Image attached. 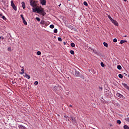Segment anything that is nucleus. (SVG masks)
Here are the masks:
<instances>
[{
    "mask_svg": "<svg viewBox=\"0 0 129 129\" xmlns=\"http://www.w3.org/2000/svg\"><path fill=\"white\" fill-rule=\"evenodd\" d=\"M29 1H30V6H31V7H32L33 8H35L36 7V2H35V1H33V0H29Z\"/></svg>",
    "mask_w": 129,
    "mask_h": 129,
    "instance_id": "1",
    "label": "nucleus"
},
{
    "mask_svg": "<svg viewBox=\"0 0 129 129\" xmlns=\"http://www.w3.org/2000/svg\"><path fill=\"white\" fill-rule=\"evenodd\" d=\"M37 13L41 14V15H43L44 16V10H43L42 8H38Z\"/></svg>",
    "mask_w": 129,
    "mask_h": 129,
    "instance_id": "2",
    "label": "nucleus"
},
{
    "mask_svg": "<svg viewBox=\"0 0 129 129\" xmlns=\"http://www.w3.org/2000/svg\"><path fill=\"white\" fill-rule=\"evenodd\" d=\"M74 70H75V76H77V77H78V76H80V73H79V71L76 70V69H74Z\"/></svg>",
    "mask_w": 129,
    "mask_h": 129,
    "instance_id": "3",
    "label": "nucleus"
},
{
    "mask_svg": "<svg viewBox=\"0 0 129 129\" xmlns=\"http://www.w3.org/2000/svg\"><path fill=\"white\" fill-rule=\"evenodd\" d=\"M111 22H112V24H113L114 25H115V26H118V23H117V21L113 19L111 21Z\"/></svg>",
    "mask_w": 129,
    "mask_h": 129,
    "instance_id": "4",
    "label": "nucleus"
},
{
    "mask_svg": "<svg viewBox=\"0 0 129 129\" xmlns=\"http://www.w3.org/2000/svg\"><path fill=\"white\" fill-rule=\"evenodd\" d=\"M40 2L41 5L42 6H46V0H39Z\"/></svg>",
    "mask_w": 129,
    "mask_h": 129,
    "instance_id": "5",
    "label": "nucleus"
},
{
    "mask_svg": "<svg viewBox=\"0 0 129 129\" xmlns=\"http://www.w3.org/2000/svg\"><path fill=\"white\" fill-rule=\"evenodd\" d=\"M116 96H117L118 97H119V98H123V95H121L119 93H116Z\"/></svg>",
    "mask_w": 129,
    "mask_h": 129,
    "instance_id": "6",
    "label": "nucleus"
},
{
    "mask_svg": "<svg viewBox=\"0 0 129 129\" xmlns=\"http://www.w3.org/2000/svg\"><path fill=\"white\" fill-rule=\"evenodd\" d=\"M6 38H8V40H12V35H11V33H8Z\"/></svg>",
    "mask_w": 129,
    "mask_h": 129,
    "instance_id": "7",
    "label": "nucleus"
},
{
    "mask_svg": "<svg viewBox=\"0 0 129 129\" xmlns=\"http://www.w3.org/2000/svg\"><path fill=\"white\" fill-rule=\"evenodd\" d=\"M122 85L124 87V88H126L128 90H129V87L127 86V85L125 83H122Z\"/></svg>",
    "mask_w": 129,
    "mask_h": 129,
    "instance_id": "8",
    "label": "nucleus"
},
{
    "mask_svg": "<svg viewBox=\"0 0 129 129\" xmlns=\"http://www.w3.org/2000/svg\"><path fill=\"white\" fill-rule=\"evenodd\" d=\"M40 25H45V26H47L48 24H47V23L45 22L44 20H41L40 22Z\"/></svg>",
    "mask_w": 129,
    "mask_h": 129,
    "instance_id": "9",
    "label": "nucleus"
},
{
    "mask_svg": "<svg viewBox=\"0 0 129 129\" xmlns=\"http://www.w3.org/2000/svg\"><path fill=\"white\" fill-rule=\"evenodd\" d=\"M23 76H24V77L27 78V79H30V78H31V76H30V75H28L26 73H25L24 75H23Z\"/></svg>",
    "mask_w": 129,
    "mask_h": 129,
    "instance_id": "10",
    "label": "nucleus"
},
{
    "mask_svg": "<svg viewBox=\"0 0 129 129\" xmlns=\"http://www.w3.org/2000/svg\"><path fill=\"white\" fill-rule=\"evenodd\" d=\"M19 129H25L26 127L23 125H19L18 126Z\"/></svg>",
    "mask_w": 129,
    "mask_h": 129,
    "instance_id": "11",
    "label": "nucleus"
},
{
    "mask_svg": "<svg viewBox=\"0 0 129 129\" xmlns=\"http://www.w3.org/2000/svg\"><path fill=\"white\" fill-rule=\"evenodd\" d=\"M21 5L22 6L23 9L26 8V4H25V2H22Z\"/></svg>",
    "mask_w": 129,
    "mask_h": 129,
    "instance_id": "12",
    "label": "nucleus"
},
{
    "mask_svg": "<svg viewBox=\"0 0 129 129\" xmlns=\"http://www.w3.org/2000/svg\"><path fill=\"white\" fill-rule=\"evenodd\" d=\"M11 7H12V8H13L14 7H15L16 5H15V4L14 3V1H11Z\"/></svg>",
    "mask_w": 129,
    "mask_h": 129,
    "instance_id": "13",
    "label": "nucleus"
},
{
    "mask_svg": "<svg viewBox=\"0 0 129 129\" xmlns=\"http://www.w3.org/2000/svg\"><path fill=\"white\" fill-rule=\"evenodd\" d=\"M33 13H36V12H37V13H38V8H34L33 9Z\"/></svg>",
    "mask_w": 129,
    "mask_h": 129,
    "instance_id": "14",
    "label": "nucleus"
},
{
    "mask_svg": "<svg viewBox=\"0 0 129 129\" xmlns=\"http://www.w3.org/2000/svg\"><path fill=\"white\" fill-rule=\"evenodd\" d=\"M103 45H104V46H105V47H108V44H107V43H106L105 42H104Z\"/></svg>",
    "mask_w": 129,
    "mask_h": 129,
    "instance_id": "15",
    "label": "nucleus"
},
{
    "mask_svg": "<svg viewBox=\"0 0 129 129\" xmlns=\"http://www.w3.org/2000/svg\"><path fill=\"white\" fill-rule=\"evenodd\" d=\"M72 121L74 124H76L77 123L75 119H74Z\"/></svg>",
    "mask_w": 129,
    "mask_h": 129,
    "instance_id": "16",
    "label": "nucleus"
},
{
    "mask_svg": "<svg viewBox=\"0 0 129 129\" xmlns=\"http://www.w3.org/2000/svg\"><path fill=\"white\" fill-rule=\"evenodd\" d=\"M124 129H129V126L127 125H124L123 126Z\"/></svg>",
    "mask_w": 129,
    "mask_h": 129,
    "instance_id": "17",
    "label": "nucleus"
},
{
    "mask_svg": "<svg viewBox=\"0 0 129 129\" xmlns=\"http://www.w3.org/2000/svg\"><path fill=\"white\" fill-rule=\"evenodd\" d=\"M23 23L24 25H28V23H27V21L25 20V19H23Z\"/></svg>",
    "mask_w": 129,
    "mask_h": 129,
    "instance_id": "18",
    "label": "nucleus"
},
{
    "mask_svg": "<svg viewBox=\"0 0 129 129\" xmlns=\"http://www.w3.org/2000/svg\"><path fill=\"white\" fill-rule=\"evenodd\" d=\"M126 40H121L120 43V44H123V43H126Z\"/></svg>",
    "mask_w": 129,
    "mask_h": 129,
    "instance_id": "19",
    "label": "nucleus"
},
{
    "mask_svg": "<svg viewBox=\"0 0 129 129\" xmlns=\"http://www.w3.org/2000/svg\"><path fill=\"white\" fill-rule=\"evenodd\" d=\"M117 68L118 69V70H121V66L120 65L117 66Z\"/></svg>",
    "mask_w": 129,
    "mask_h": 129,
    "instance_id": "20",
    "label": "nucleus"
},
{
    "mask_svg": "<svg viewBox=\"0 0 129 129\" xmlns=\"http://www.w3.org/2000/svg\"><path fill=\"white\" fill-rule=\"evenodd\" d=\"M21 71H22V72L20 73V74H24V73H25V70H24V69H22L21 70Z\"/></svg>",
    "mask_w": 129,
    "mask_h": 129,
    "instance_id": "21",
    "label": "nucleus"
},
{
    "mask_svg": "<svg viewBox=\"0 0 129 129\" xmlns=\"http://www.w3.org/2000/svg\"><path fill=\"white\" fill-rule=\"evenodd\" d=\"M75 119V118H74V117H73V116H70V119L71 120H72V121L74 119Z\"/></svg>",
    "mask_w": 129,
    "mask_h": 129,
    "instance_id": "22",
    "label": "nucleus"
},
{
    "mask_svg": "<svg viewBox=\"0 0 129 129\" xmlns=\"http://www.w3.org/2000/svg\"><path fill=\"white\" fill-rule=\"evenodd\" d=\"M54 25L51 24L50 25L49 28H50V29H54Z\"/></svg>",
    "mask_w": 129,
    "mask_h": 129,
    "instance_id": "23",
    "label": "nucleus"
},
{
    "mask_svg": "<svg viewBox=\"0 0 129 129\" xmlns=\"http://www.w3.org/2000/svg\"><path fill=\"white\" fill-rule=\"evenodd\" d=\"M54 33H55V34L58 33V30L57 29H54V31H53Z\"/></svg>",
    "mask_w": 129,
    "mask_h": 129,
    "instance_id": "24",
    "label": "nucleus"
},
{
    "mask_svg": "<svg viewBox=\"0 0 129 129\" xmlns=\"http://www.w3.org/2000/svg\"><path fill=\"white\" fill-rule=\"evenodd\" d=\"M117 123H118V124H120L121 123V121H120V120H117Z\"/></svg>",
    "mask_w": 129,
    "mask_h": 129,
    "instance_id": "25",
    "label": "nucleus"
},
{
    "mask_svg": "<svg viewBox=\"0 0 129 129\" xmlns=\"http://www.w3.org/2000/svg\"><path fill=\"white\" fill-rule=\"evenodd\" d=\"M108 18L109 19V20L111 21L113 20V19H112V18H111V17H110V16H108Z\"/></svg>",
    "mask_w": 129,
    "mask_h": 129,
    "instance_id": "26",
    "label": "nucleus"
},
{
    "mask_svg": "<svg viewBox=\"0 0 129 129\" xmlns=\"http://www.w3.org/2000/svg\"><path fill=\"white\" fill-rule=\"evenodd\" d=\"M118 77L119 78H122L123 77V76H122V75H121V74H119L118 75Z\"/></svg>",
    "mask_w": 129,
    "mask_h": 129,
    "instance_id": "27",
    "label": "nucleus"
},
{
    "mask_svg": "<svg viewBox=\"0 0 129 129\" xmlns=\"http://www.w3.org/2000/svg\"><path fill=\"white\" fill-rule=\"evenodd\" d=\"M71 45L72 46V47H75V44L73 42L71 43Z\"/></svg>",
    "mask_w": 129,
    "mask_h": 129,
    "instance_id": "28",
    "label": "nucleus"
},
{
    "mask_svg": "<svg viewBox=\"0 0 129 129\" xmlns=\"http://www.w3.org/2000/svg\"><path fill=\"white\" fill-rule=\"evenodd\" d=\"M37 55H38V56H40V55H41V51H37Z\"/></svg>",
    "mask_w": 129,
    "mask_h": 129,
    "instance_id": "29",
    "label": "nucleus"
},
{
    "mask_svg": "<svg viewBox=\"0 0 129 129\" xmlns=\"http://www.w3.org/2000/svg\"><path fill=\"white\" fill-rule=\"evenodd\" d=\"M36 20H37V21H38V22H40V21H41V19L38 17H36Z\"/></svg>",
    "mask_w": 129,
    "mask_h": 129,
    "instance_id": "30",
    "label": "nucleus"
},
{
    "mask_svg": "<svg viewBox=\"0 0 129 129\" xmlns=\"http://www.w3.org/2000/svg\"><path fill=\"white\" fill-rule=\"evenodd\" d=\"M39 84V82L38 81H35L34 82V85H38Z\"/></svg>",
    "mask_w": 129,
    "mask_h": 129,
    "instance_id": "31",
    "label": "nucleus"
},
{
    "mask_svg": "<svg viewBox=\"0 0 129 129\" xmlns=\"http://www.w3.org/2000/svg\"><path fill=\"white\" fill-rule=\"evenodd\" d=\"M84 5L86 6H88V4H87L86 2H84Z\"/></svg>",
    "mask_w": 129,
    "mask_h": 129,
    "instance_id": "32",
    "label": "nucleus"
},
{
    "mask_svg": "<svg viewBox=\"0 0 129 129\" xmlns=\"http://www.w3.org/2000/svg\"><path fill=\"white\" fill-rule=\"evenodd\" d=\"M21 18H22V21L25 20V18H24V15H21Z\"/></svg>",
    "mask_w": 129,
    "mask_h": 129,
    "instance_id": "33",
    "label": "nucleus"
},
{
    "mask_svg": "<svg viewBox=\"0 0 129 129\" xmlns=\"http://www.w3.org/2000/svg\"><path fill=\"white\" fill-rule=\"evenodd\" d=\"M2 19L3 20H7V18H6V16H4L2 17Z\"/></svg>",
    "mask_w": 129,
    "mask_h": 129,
    "instance_id": "34",
    "label": "nucleus"
},
{
    "mask_svg": "<svg viewBox=\"0 0 129 129\" xmlns=\"http://www.w3.org/2000/svg\"><path fill=\"white\" fill-rule=\"evenodd\" d=\"M70 53H71V54H72V55H74V51L71 50Z\"/></svg>",
    "mask_w": 129,
    "mask_h": 129,
    "instance_id": "35",
    "label": "nucleus"
},
{
    "mask_svg": "<svg viewBox=\"0 0 129 129\" xmlns=\"http://www.w3.org/2000/svg\"><path fill=\"white\" fill-rule=\"evenodd\" d=\"M12 8H13V10H14V11H17V7H16V6Z\"/></svg>",
    "mask_w": 129,
    "mask_h": 129,
    "instance_id": "36",
    "label": "nucleus"
},
{
    "mask_svg": "<svg viewBox=\"0 0 129 129\" xmlns=\"http://www.w3.org/2000/svg\"><path fill=\"white\" fill-rule=\"evenodd\" d=\"M58 41H60V42H62V38H61V37H58Z\"/></svg>",
    "mask_w": 129,
    "mask_h": 129,
    "instance_id": "37",
    "label": "nucleus"
},
{
    "mask_svg": "<svg viewBox=\"0 0 129 129\" xmlns=\"http://www.w3.org/2000/svg\"><path fill=\"white\" fill-rule=\"evenodd\" d=\"M113 42H114V43H116V42H117V39H116V38H114V39H113Z\"/></svg>",
    "mask_w": 129,
    "mask_h": 129,
    "instance_id": "38",
    "label": "nucleus"
},
{
    "mask_svg": "<svg viewBox=\"0 0 129 129\" xmlns=\"http://www.w3.org/2000/svg\"><path fill=\"white\" fill-rule=\"evenodd\" d=\"M101 66L102 67H104V64L103 63V62H101Z\"/></svg>",
    "mask_w": 129,
    "mask_h": 129,
    "instance_id": "39",
    "label": "nucleus"
},
{
    "mask_svg": "<svg viewBox=\"0 0 129 129\" xmlns=\"http://www.w3.org/2000/svg\"><path fill=\"white\" fill-rule=\"evenodd\" d=\"M8 50L9 52H11V51H12V48L11 47H8Z\"/></svg>",
    "mask_w": 129,
    "mask_h": 129,
    "instance_id": "40",
    "label": "nucleus"
},
{
    "mask_svg": "<svg viewBox=\"0 0 129 129\" xmlns=\"http://www.w3.org/2000/svg\"><path fill=\"white\" fill-rule=\"evenodd\" d=\"M125 121H128V122H129V117H127L125 118Z\"/></svg>",
    "mask_w": 129,
    "mask_h": 129,
    "instance_id": "41",
    "label": "nucleus"
},
{
    "mask_svg": "<svg viewBox=\"0 0 129 129\" xmlns=\"http://www.w3.org/2000/svg\"><path fill=\"white\" fill-rule=\"evenodd\" d=\"M3 16V14H0V18L1 19H2Z\"/></svg>",
    "mask_w": 129,
    "mask_h": 129,
    "instance_id": "42",
    "label": "nucleus"
},
{
    "mask_svg": "<svg viewBox=\"0 0 129 129\" xmlns=\"http://www.w3.org/2000/svg\"><path fill=\"white\" fill-rule=\"evenodd\" d=\"M0 39H2V40H4V39H5V38H4V37H3V36H1Z\"/></svg>",
    "mask_w": 129,
    "mask_h": 129,
    "instance_id": "43",
    "label": "nucleus"
},
{
    "mask_svg": "<svg viewBox=\"0 0 129 129\" xmlns=\"http://www.w3.org/2000/svg\"><path fill=\"white\" fill-rule=\"evenodd\" d=\"M93 52L94 53H95V54H97V52L96 51V50H93Z\"/></svg>",
    "mask_w": 129,
    "mask_h": 129,
    "instance_id": "44",
    "label": "nucleus"
},
{
    "mask_svg": "<svg viewBox=\"0 0 129 129\" xmlns=\"http://www.w3.org/2000/svg\"><path fill=\"white\" fill-rule=\"evenodd\" d=\"M100 89H101V90H102V87H99Z\"/></svg>",
    "mask_w": 129,
    "mask_h": 129,
    "instance_id": "45",
    "label": "nucleus"
},
{
    "mask_svg": "<svg viewBox=\"0 0 129 129\" xmlns=\"http://www.w3.org/2000/svg\"><path fill=\"white\" fill-rule=\"evenodd\" d=\"M63 44H64V45H66V42H63Z\"/></svg>",
    "mask_w": 129,
    "mask_h": 129,
    "instance_id": "46",
    "label": "nucleus"
},
{
    "mask_svg": "<svg viewBox=\"0 0 129 129\" xmlns=\"http://www.w3.org/2000/svg\"><path fill=\"white\" fill-rule=\"evenodd\" d=\"M70 107H72V105H70Z\"/></svg>",
    "mask_w": 129,
    "mask_h": 129,
    "instance_id": "47",
    "label": "nucleus"
},
{
    "mask_svg": "<svg viewBox=\"0 0 129 129\" xmlns=\"http://www.w3.org/2000/svg\"><path fill=\"white\" fill-rule=\"evenodd\" d=\"M55 89H57V87H54Z\"/></svg>",
    "mask_w": 129,
    "mask_h": 129,
    "instance_id": "48",
    "label": "nucleus"
},
{
    "mask_svg": "<svg viewBox=\"0 0 129 129\" xmlns=\"http://www.w3.org/2000/svg\"><path fill=\"white\" fill-rule=\"evenodd\" d=\"M64 117H66V118H67V115L64 116Z\"/></svg>",
    "mask_w": 129,
    "mask_h": 129,
    "instance_id": "49",
    "label": "nucleus"
},
{
    "mask_svg": "<svg viewBox=\"0 0 129 129\" xmlns=\"http://www.w3.org/2000/svg\"><path fill=\"white\" fill-rule=\"evenodd\" d=\"M12 83H13V84H14V83H15L14 82V81H12Z\"/></svg>",
    "mask_w": 129,
    "mask_h": 129,
    "instance_id": "50",
    "label": "nucleus"
},
{
    "mask_svg": "<svg viewBox=\"0 0 129 129\" xmlns=\"http://www.w3.org/2000/svg\"><path fill=\"white\" fill-rule=\"evenodd\" d=\"M124 1V2H126V0H123Z\"/></svg>",
    "mask_w": 129,
    "mask_h": 129,
    "instance_id": "51",
    "label": "nucleus"
},
{
    "mask_svg": "<svg viewBox=\"0 0 129 129\" xmlns=\"http://www.w3.org/2000/svg\"><path fill=\"white\" fill-rule=\"evenodd\" d=\"M8 42L10 43V40H8Z\"/></svg>",
    "mask_w": 129,
    "mask_h": 129,
    "instance_id": "52",
    "label": "nucleus"
},
{
    "mask_svg": "<svg viewBox=\"0 0 129 129\" xmlns=\"http://www.w3.org/2000/svg\"><path fill=\"white\" fill-rule=\"evenodd\" d=\"M125 37H126V35H125Z\"/></svg>",
    "mask_w": 129,
    "mask_h": 129,
    "instance_id": "53",
    "label": "nucleus"
},
{
    "mask_svg": "<svg viewBox=\"0 0 129 129\" xmlns=\"http://www.w3.org/2000/svg\"><path fill=\"white\" fill-rule=\"evenodd\" d=\"M68 1H70V0H68Z\"/></svg>",
    "mask_w": 129,
    "mask_h": 129,
    "instance_id": "54",
    "label": "nucleus"
}]
</instances>
